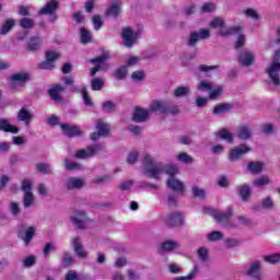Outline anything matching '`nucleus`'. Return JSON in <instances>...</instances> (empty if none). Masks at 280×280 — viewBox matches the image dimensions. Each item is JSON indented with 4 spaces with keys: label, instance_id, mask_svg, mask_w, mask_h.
<instances>
[{
    "label": "nucleus",
    "instance_id": "nucleus-1",
    "mask_svg": "<svg viewBox=\"0 0 280 280\" xmlns=\"http://www.w3.org/2000/svg\"><path fill=\"white\" fill-rule=\"evenodd\" d=\"M142 174L147 176V178H153L154 180H159V176L161 174H166L170 178L166 180V186L176 191L177 194H183L185 191V184L176 178V174H178V166L175 164H165L163 162H156L152 159V155L144 154L142 159Z\"/></svg>",
    "mask_w": 280,
    "mask_h": 280
},
{
    "label": "nucleus",
    "instance_id": "nucleus-2",
    "mask_svg": "<svg viewBox=\"0 0 280 280\" xmlns=\"http://www.w3.org/2000/svg\"><path fill=\"white\" fill-rule=\"evenodd\" d=\"M203 213L206 215H211L220 224L225 222L226 229H237V224L229 221V220H231V218H233V206H230L228 208L226 212H222L220 210H215L212 208H203Z\"/></svg>",
    "mask_w": 280,
    "mask_h": 280
},
{
    "label": "nucleus",
    "instance_id": "nucleus-3",
    "mask_svg": "<svg viewBox=\"0 0 280 280\" xmlns=\"http://www.w3.org/2000/svg\"><path fill=\"white\" fill-rule=\"evenodd\" d=\"M150 110H154V113H161V115H173V117L180 115V106L172 101H153L150 104Z\"/></svg>",
    "mask_w": 280,
    "mask_h": 280
},
{
    "label": "nucleus",
    "instance_id": "nucleus-4",
    "mask_svg": "<svg viewBox=\"0 0 280 280\" xmlns=\"http://www.w3.org/2000/svg\"><path fill=\"white\" fill-rule=\"evenodd\" d=\"M110 60V51L103 50V52L96 57L90 60L91 65H94V67L90 70V75L92 78H95L96 73L100 71L106 72L110 69V63L108 62Z\"/></svg>",
    "mask_w": 280,
    "mask_h": 280
},
{
    "label": "nucleus",
    "instance_id": "nucleus-5",
    "mask_svg": "<svg viewBox=\"0 0 280 280\" xmlns=\"http://www.w3.org/2000/svg\"><path fill=\"white\" fill-rule=\"evenodd\" d=\"M62 82L66 86H70L71 93H82L85 106H93V101H91V96L86 92V86L79 88L75 85V79L69 75L63 77Z\"/></svg>",
    "mask_w": 280,
    "mask_h": 280
},
{
    "label": "nucleus",
    "instance_id": "nucleus-6",
    "mask_svg": "<svg viewBox=\"0 0 280 280\" xmlns=\"http://www.w3.org/2000/svg\"><path fill=\"white\" fill-rule=\"evenodd\" d=\"M267 73L275 84V86H279L280 84V50L275 51V56L270 67L267 69Z\"/></svg>",
    "mask_w": 280,
    "mask_h": 280
},
{
    "label": "nucleus",
    "instance_id": "nucleus-7",
    "mask_svg": "<svg viewBox=\"0 0 280 280\" xmlns=\"http://www.w3.org/2000/svg\"><path fill=\"white\" fill-rule=\"evenodd\" d=\"M59 8L60 3H58L56 0H51L39 10V14L43 16H49L48 23H56V21L59 19L57 13Z\"/></svg>",
    "mask_w": 280,
    "mask_h": 280
},
{
    "label": "nucleus",
    "instance_id": "nucleus-8",
    "mask_svg": "<svg viewBox=\"0 0 280 280\" xmlns=\"http://www.w3.org/2000/svg\"><path fill=\"white\" fill-rule=\"evenodd\" d=\"M208 38H211L209 30L200 28L199 31H195L189 34L186 45L188 47H196L200 40H207Z\"/></svg>",
    "mask_w": 280,
    "mask_h": 280
},
{
    "label": "nucleus",
    "instance_id": "nucleus-9",
    "mask_svg": "<svg viewBox=\"0 0 280 280\" xmlns=\"http://www.w3.org/2000/svg\"><path fill=\"white\" fill-rule=\"evenodd\" d=\"M22 191H24V197H23V207L24 209H30L32 205H34V192H32L33 186H32V180L30 179H24L22 180V186H21Z\"/></svg>",
    "mask_w": 280,
    "mask_h": 280
},
{
    "label": "nucleus",
    "instance_id": "nucleus-10",
    "mask_svg": "<svg viewBox=\"0 0 280 280\" xmlns=\"http://www.w3.org/2000/svg\"><path fill=\"white\" fill-rule=\"evenodd\" d=\"M122 45L124 47H135L137 39L139 38V32L132 31L130 26L124 27L121 32Z\"/></svg>",
    "mask_w": 280,
    "mask_h": 280
},
{
    "label": "nucleus",
    "instance_id": "nucleus-11",
    "mask_svg": "<svg viewBox=\"0 0 280 280\" xmlns=\"http://www.w3.org/2000/svg\"><path fill=\"white\" fill-rule=\"evenodd\" d=\"M104 150V144H93L89 145L85 149H81L77 151L74 159L85 160L91 159L97 154V152H102Z\"/></svg>",
    "mask_w": 280,
    "mask_h": 280
},
{
    "label": "nucleus",
    "instance_id": "nucleus-12",
    "mask_svg": "<svg viewBox=\"0 0 280 280\" xmlns=\"http://www.w3.org/2000/svg\"><path fill=\"white\" fill-rule=\"evenodd\" d=\"M89 217H86V212L82 210H74L70 215V222L75 226V229L84 230L86 229V221Z\"/></svg>",
    "mask_w": 280,
    "mask_h": 280
},
{
    "label": "nucleus",
    "instance_id": "nucleus-13",
    "mask_svg": "<svg viewBox=\"0 0 280 280\" xmlns=\"http://www.w3.org/2000/svg\"><path fill=\"white\" fill-rule=\"evenodd\" d=\"M36 233V226L32 225L25 229V225H20L18 230V237L22 240L27 246L32 240H34V235Z\"/></svg>",
    "mask_w": 280,
    "mask_h": 280
},
{
    "label": "nucleus",
    "instance_id": "nucleus-14",
    "mask_svg": "<svg viewBox=\"0 0 280 280\" xmlns=\"http://www.w3.org/2000/svg\"><path fill=\"white\" fill-rule=\"evenodd\" d=\"M250 148L248 144H240L238 147H235L230 150L229 152V161L232 163H235V161H240L244 154H248L250 152Z\"/></svg>",
    "mask_w": 280,
    "mask_h": 280
},
{
    "label": "nucleus",
    "instance_id": "nucleus-15",
    "mask_svg": "<svg viewBox=\"0 0 280 280\" xmlns=\"http://www.w3.org/2000/svg\"><path fill=\"white\" fill-rule=\"evenodd\" d=\"M151 113H154V110H150V106L148 109L136 107L132 114V120L136 124H143L149 121Z\"/></svg>",
    "mask_w": 280,
    "mask_h": 280
},
{
    "label": "nucleus",
    "instance_id": "nucleus-16",
    "mask_svg": "<svg viewBox=\"0 0 280 280\" xmlns=\"http://www.w3.org/2000/svg\"><path fill=\"white\" fill-rule=\"evenodd\" d=\"M164 222L167 226H183V224H185V219L183 218V213L173 212L164 218Z\"/></svg>",
    "mask_w": 280,
    "mask_h": 280
},
{
    "label": "nucleus",
    "instance_id": "nucleus-17",
    "mask_svg": "<svg viewBox=\"0 0 280 280\" xmlns=\"http://www.w3.org/2000/svg\"><path fill=\"white\" fill-rule=\"evenodd\" d=\"M261 260H254L249 264L246 275L247 277H252L253 280H261Z\"/></svg>",
    "mask_w": 280,
    "mask_h": 280
},
{
    "label": "nucleus",
    "instance_id": "nucleus-18",
    "mask_svg": "<svg viewBox=\"0 0 280 280\" xmlns=\"http://www.w3.org/2000/svg\"><path fill=\"white\" fill-rule=\"evenodd\" d=\"M65 91H67V86L55 84L48 90V95L52 102L60 104V102H62V96H60V93H65Z\"/></svg>",
    "mask_w": 280,
    "mask_h": 280
},
{
    "label": "nucleus",
    "instance_id": "nucleus-19",
    "mask_svg": "<svg viewBox=\"0 0 280 280\" xmlns=\"http://www.w3.org/2000/svg\"><path fill=\"white\" fill-rule=\"evenodd\" d=\"M71 244L79 259H86L89 257V252L84 250V245H82V238L74 237L72 238Z\"/></svg>",
    "mask_w": 280,
    "mask_h": 280
},
{
    "label": "nucleus",
    "instance_id": "nucleus-20",
    "mask_svg": "<svg viewBox=\"0 0 280 280\" xmlns=\"http://www.w3.org/2000/svg\"><path fill=\"white\" fill-rule=\"evenodd\" d=\"M180 248V243L174 240H167L161 243L158 248L159 253H174V250H178Z\"/></svg>",
    "mask_w": 280,
    "mask_h": 280
},
{
    "label": "nucleus",
    "instance_id": "nucleus-21",
    "mask_svg": "<svg viewBox=\"0 0 280 280\" xmlns=\"http://www.w3.org/2000/svg\"><path fill=\"white\" fill-rule=\"evenodd\" d=\"M60 128L63 131L65 137H69V139H73V137H82V130L77 126L61 124Z\"/></svg>",
    "mask_w": 280,
    "mask_h": 280
},
{
    "label": "nucleus",
    "instance_id": "nucleus-22",
    "mask_svg": "<svg viewBox=\"0 0 280 280\" xmlns=\"http://www.w3.org/2000/svg\"><path fill=\"white\" fill-rule=\"evenodd\" d=\"M84 185H85L84 179H82L80 177H70L66 182V188L68 189V191L82 189V187H84Z\"/></svg>",
    "mask_w": 280,
    "mask_h": 280
},
{
    "label": "nucleus",
    "instance_id": "nucleus-23",
    "mask_svg": "<svg viewBox=\"0 0 280 280\" xmlns=\"http://www.w3.org/2000/svg\"><path fill=\"white\" fill-rule=\"evenodd\" d=\"M237 194L243 202H248L253 196V188H250L247 184H242L237 186Z\"/></svg>",
    "mask_w": 280,
    "mask_h": 280
},
{
    "label": "nucleus",
    "instance_id": "nucleus-24",
    "mask_svg": "<svg viewBox=\"0 0 280 280\" xmlns=\"http://www.w3.org/2000/svg\"><path fill=\"white\" fill-rule=\"evenodd\" d=\"M255 60V54L250 50H243L238 56V62L243 65V67H250Z\"/></svg>",
    "mask_w": 280,
    "mask_h": 280
},
{
    "label": "nucleus",
    "instance_id": "nucleus-25",
    "mask_svg": "<svg viewBox=\"0 0 280 280\" xmlns=\"http://www.w3.org/2000/svg\"><path fill=\"white\" fill-rule=\"evenodd\" d=\"M232 108L235 106L231 103H219L213 107L212 114L215 116L224 115V113H231Z\"/></svg>",
    "mask_w": 280,
    "mask_h": 280
},
{
    "label": "nucleus",
    "instance_id": "nucleus-26",
    "mask_svg": "<svg viewBox=\"0 0 280 280\" xmlns=\"http://www.w3.org/2000/svg\"><path fill=\"white\" fill-rule=\"evenodd\" d=\"M119 14H121V4L117 1L112 3L105 12V16H110L112 19H117Z\"/></svg>",
    "mask_w": 280,
    "mask_h": 280
},
{
    "label": "nucleus",
    "instance_id": "nucleus-27",
    "mask_svg": "<svg viewBox=\"0 0 280 280\" xmlns=\"http://www.w3.org/2000/svg\"><path fill=\"white\" fill-rule=\"evenodd\" d=\"M0 130L2 132H11V135H19V128L10 124L5 118L0 119Z\"/></svg>",
    "mask_w": 280,
    "mask_h": 280
},
{
    "label": "nucleus",
    "instance_id": "nucleus-28",
    "mask_svg": "<svg viewBox=\"0 0 280 280\" xmlns=\"http://www.w3.org/2000/svg\"><path fill=\"white\" fill-rule=\"evenodd\" d=\"M236 135L242 141H248V139L253 137V129L246 125H243L238 127Z\"/></svg>",
    "mask_w": 280,
    "mask_h": 280
},
{
    "label": "nucleus",
    "instance_id": "nucleus-29",
    "mask_svg": "<svg viewBox=\"0 0 280 280\" xmlns=\"http://www.w3.org/2000/svg\"><path fill=\"white\" fill-rule=\"evenodd\" d=\"M60 261H61L62 268H71V266H73V264H75V258H73V254L65 250L61 254Z\"/></svg>",
    "mask_w": 280,
    "mask_h": 280
},
{
    "label": "nucleus",
    "instance_id": "nucleus-30",
    "mask_svg": "<svg viewBox=\"0 0 280 280\" xmlns=\"http://www.w3.org/2000/svg\"><path fill=\"white\" fill-rule=\"evenodd\" d=\"M215 135L218 139H221L226 143H233V141L235 140V137L233 136V133H231V131H229V129L226 128L220 129L219 131L215 132Z\"/></svg>",
    "mask_w": 280,
    "mask_h": 280
},
{
    "label": "nucleus",
    "instance_id": "nucleus-31",
    "mask_svg": "<svg viewBox=\"0 0 280 280\" xmlns=\"http://www.w3.org/2000/svg\"><path fill=\"white\" fill-rule=\"evenodd\" d=\"M244 28L242 26H232V27H222L219 31V36H224V37H229V36H233L235 34H242V31Z\"/></svg>",
    "mask_w": 280,
    "mask_h": 280
},
{
    "label": "nucleus",
    "instance_id": "nucleus-32",
    "mask_svg": "<svg viewBox=\"0 0 280 280\" xmlns=\"http://www.w3.org/2000/svg\"><path fill=\"white\" fill-rule=\"evenodd\" d=\"M253 209L254 211H261V209L270 211V209H275V201H272V198L266 197L260 205L254 206Z\"/></svg>",
    "mask_w": 280,
    "mask_h": 280
},
{
    "label": "nucleus",
    "instance_id": "nucleus-33",
    "mask_svg": "<svg viewBox=\"0 0 280 280\" xmlns=\"http://www.w3.org/2000/svg\"><path fill=\"white\" fill-rule=\"evenodd\" d=\"M34 118V115L32 113L27 112V109L22 108L18 113V121H24L26 126H30V122Z\"/></svg>",
    "mask_w": 280,
    "mask_h": 280
},
{
    "label": "nucleus",
    "instance_id": "nucleus-34",
    "mask_svg": "<svg viewBox=\"0 0 280 280\" xmlns=\"http://www.w3.org/2000/svg\"><path fill=\"white\" fill-rule=\"evenodd\" d=\"M96 130L102 137H108L110 132V128H108V125L103 119L96 120Z\"/></svg>",
    "mask_w": 280,
    "mask_h": 280
},
{
    "label": "nucleus",
    "instance_id": "nucleus-35",
    "mask_svg": "<svg viewBox=\"0 0 280 280\" xmlns=\"http://www.w3.org/2000/svg\"><path fill=\"white\" fill-rule=\"evenodd\" d=\"M63 165L68 172H80V170H82V164L70 162L68 158L65 159Z\"/></svg>",
    "mask_w": 280,
    "mask_h": 280
},
{
    "label": "nucleus",
    "instance_id": "nucleus-36",
    "mask_svg": "<svg viewBox=\"0 0 280 280\" xmlns=\"http://www.w3.org/2000/svg\"><path fill=\"white\" fill-rule=\"evenodd\" d=\"M80 36L82 45H89V43H92L93 40V35H91V32H89L86 27H81Z\"/></svg>",
    "mask_w": 280,
    "mask_h": 280
},
{
    "label": "nucleus",
    "instance_id": "nucleus-37",
    "mask_svg": "<svg viewBox=\"0 0 280 280\" xmlns=\"http://www.w3.org/2000/svg\"><path fill=\"white\" fill-rule=\"evenodd\" d=\"M16 25V21L13 19H7L5 22L2 24V28L0 31V34L5 36V34H9V32H12V28Z\"/></svg>",
    "mask_w": 280,
    "mask_h": 280
},
{
    "label": "nucleus",
    "instance_id": "nucleus-38",
    "mask_svg": "<svg viewBox=\"0 0 280 280\" xmlns=\"http://www.w3.org/2000/svg\"><path fill=\"white\" fill-rule=\"evenodd\" d=\"M12 82H21L25 84V82H30V73L27 72H18L11 77Z\"/></svg>",
    "mask_w": 280,
    "mask_h": 280
},
{
    "label": "nucleus",
    "instance_id": "nucleus-39",
    "mask_svg": "<svg viewBox=\"0 0 280 280\" xmlns=\"http://www.w3.org/2000/svg\"><path fill=\"white\" fill-rule=\"evenodd\" d=\"M42 40L40 37H31L27 49L28 51H38L40 49Z\"/></svg>",
    "mask_w": 280,
    "mask_h": 280
},
{
    "label": "nucleus",
    "instance_id": "nucleus-40",
    "mask_svg": "<svg viewBox=\"0 0 280 280\" xmlns=\"http://www.w3.org/2000/svg\"><path fill=\"white\" fill-rule=\"evenodd\" d=\"M19 25L22 30H34L36 22L31 18H23L20 20Z\"/></svg>",
    "mask_w": 280,
    "mask_h": 280
},
{
    "label": "nucleus",
    "instance_id": "nucleus-41",
    "mask_svg": "<svg viewBox=\"0 0 280 280\" xmlns=\"http://www.w3.org/2000/svg\"><path fill=\"white\" fill-rule=\"evenodd\" d=\"M191 89L187 85H182L175 89L174 97H187Z\"/></svg>",
    "mask_w": 280,
    "mask_h": 280
},
{
    "label": "nucleus",
    "instance_id": "nucleus-42",
    "mask_svg": "<svg viewBox=\"0 0 280 280\" xmlns=\"http://www.w3.org/2000/svg\"><path fill=\"white\" fill-rule=\"evenodd\" d=\"M248 170L252 174H261L264 164H261V162H249Z\"/></svg>",
    "mask_w": 280,
    "mask_h": 280
},
{
    "label": "nucleus",
    "instance_id": "nucleus-43",
    "mask_svg": "<svg viewBox=\"0 0 280 280\" xmlns=\"http://www.w3.org/2000/svg\"><path fill=\"white\" fill-rule=\"evenodd\" d=\"M197 255L201 264H207V261H209V249L207 247H200L197 250Z\"/></svg>",
    "mask_w": 280,
    "mask_h": 280
},
{
    "label": "nucleus",
    "instance_id": "nucleus-44",
    "mask_svg": "<svg viewBox=\"0 0 280 280\" xmlns=\"http://www.w3.org/2000/svg\"><path fill=\"white\" fill-rule=\"evenodd\" d=\"M266 185H270V177L264 175L259 178L254 179L253 186L254 187H266Z\"/></svg>",
    "mask_w": 280,
    "mask_h": 280
},
{
    "label": "nucleus",
    "instance_id": "nucleus-45",
    "mask_svg": "<svg viewBox=\"0 0 280 280\" xmlns=\"http://www.w3.org/2000/svg\"><path fill=\"white\" fill-rule=\"evenodd\" d=\"M104 79L102 78H94L92 81H91V89L92 91H102V89L104 88Z\"/></svg>",
    "mask_w": 280,
    "mask_h": 280
},
{
    "label": "nucleus",
    "instance_id": "nucleus-46",
    "mask_svg": "<svg viewBox=\"0 0 280 280\" xmlns=\"http://www.w3.org/2000/svg\"><path fill=\"white\" fill-rule=\"evenodd\" d=\"M126 75H128V66H121L114 73L116 80H124L126 79Z\"/></svg>",
    "mask_w": 280,
    "mask_h": 280
},
{
    "label": "nucleus",
    "instance_id": "nucleus-47",
    "mask_svg": "<svg viewBox=\"0 0 280 280\" xmlns=\"http://www.w3.org/2000/svg\"><path fill=\"white\" fill-rule=\"evenodd\" d=\"M35 170L39 172V174H51V165L47 163H37Z\"/></svg>",
    "mask_w": 280,
    "mask_h": 280
},
{
    "label": "nucleus",
    "instance_id": "nucleus-48",
    "mask_svg": "<svg viewBox=\"0 0 280 280\" xmlns=\"http://www.w3.org/2000/svg\"><path fill=\"white\" fill-rule=\"evenodd\" d=\"M224 238V234L220 231H213L207 235L208 242H220V240Z\"/></svg>",
    "mask_w": 280,
    "mask_h": 280
},
{
    "label": "nucleus",
    "instance_id": "nucleus-49",
    "mask_svg": "<svg viewBox=\"0 0 280 280\" xmlns=\"http://www.w3.org/2000/svg\"><path fill=\"white\" fill-rule=\"evenodd\" d=\"M244 14L248 19H253V21H261V15L255 9H246Z\"/></svg>",
    "mask_w": 280,
    "mask_h": 280
},
{
    "label": "nucleus",
    "instance_id": "nucleus-50",
    "mask_svg": "<svg viewBox=\"0 0 280 280\" xmlns=\"http://www.w3.org/2000/svg\"><path fill=\"white\" fill-rule=\"evenodd\" d=\"M177 161H179L180 163H185L186 165H191V163H194V159L191 158V155L185 152L178 154Z\"/></svg>",
    "mask_w": 280,
    "mask_h": 280
},
{
    "label": "nucleus",
    "instance_id": "nucleus-51",
    "mask_svg": "<svg viewBox=\"0 0 280 280\" xmlns=\"http://www.w3.org/2000/svg\"><path fill=\"white\" fill-rule=\"evenodd\" d=\"M264 261H266V264H279L280 261V254H270L267 256H264Z\"/></svg>",
    "mask_w": 280,
    "mask_h": 280
},
{
    "label": "nucleus",
    "instance_id": "nucleus-52",
    "mask_svg": "<svg viewBox=\"0 0 280 280\" xmlns=\"http://www.w3.org/2000/svg\"><path fill=\"white\" fill-rule=\"evenodd\" d=\"M242 244V241L233 237L225 238V248H237Z\"/></svg>",
    "mask_w": 280,
    "mask_h": 280
},
{
    "label": "nucleus",
    "instance_id": "nucleus-53",
    "mask_svg": "<svg viewBox=\"0 0 280 280\" xmlns=\"http://www.w3.org/2000/svg\"><path fill=\"white\" fill-rule=\"evenodd\" d=\"M166 205L173 209H176V207H178V198L176 197V195L172 192L168 194Z\"/></svg>",
    "mask_w": 280,
    "mask_h": 280
},
{
    "label": "nucleus",
    "instance_id": "nucleus-54",
    "mask_svg": "<svg viewBox=\"0 0 280 280\" xmlns=\"http://www.w3.org/2000/svg\"><path fill=\"white\" fill-rule=\"evenodd\" d=\"M51 250H57L56 243L54 242L46 243V245L43 248L44 257H49V254L51 253Z\"/></svg>",
    "mask_w": 280,
    "mask_h": 280
},
{
    "label": "nucleus",
    "instance_id": "nucleus-55",
    "mask_svg": "<svg viewBox=\"0 0 280 280\" xmlns=\"http://www.w3.org/2000/svg\"><path fill=\"white\" fill-rule=\"evenodd\" d=\"M117 108V104H115L113 101H107L103 103V110L105 113H115Z\"/></svg>",
    "mask_w": 280,
    "mask_h": 280
},
{
    "label": "nucleus",
    "instance_id": "nucleus-56",
    "mask_svg": "<svg viewBox=\"0 0 280 280\" xmlns=\"http://www.w3.org/2000/svg\"><path fill=\"white\" fill-rule=\"evenodd\" d=\"M132 185H135V179H128L120 183L118 189H120V191H129V189L132 188Z\"/></svg>",
    "mask_w": 280,
    "mask_h": 280
},
{
    "label": "nucleus",
    "instance_id": "nucleus-57",
    "mask_svg": "<svg viewBox=\"0 0 280 280\" xmlns=\"http://www.w3.org/2000/svg\"><path fill=\"white\" fill-rule=\"evenodd\" d=\"M139 159V151L133 150L127 156V163L129 165H135Z\"/></svg>",
    "mask_w": 280,
    "mask_h": 280
},
{
    "label": "nucleus",
    "instance_id": "nucleus-58",
    "mask_svg": "<svg viewBox=\"0 0 280 280\" xmlns=\"http://www.w3.org/2000/svg\"><path fill=\"white\" fill-rule=\"evenodd\" d=\"M198 275V266H195L192 270L187 276L177 277L176 280H191L196 279Z\"/></svg>",
    "mask_w": 280,
    "mask_h": 280
},
{
    "label": "nucleus",
    "instance_id": "nucleus-59",
    "mask_svg": "<svg viewBox=\"0 0 280 280\" xmlns=\"http://www.w3.org/2000/svg\"><path fill=\"white\" fill-rule=\"evenodd\" d=\"M92 23L94 25V30L98 31L104 27V21H102V15H94L92 18Z\"/></svg>",
    "mask_w": 280,
    "mask_h": 280
},
{
    "label": "nucleus",
    "instance_id": "nucleus-60",
    "mask_svg": "<svg viewBox=\"0 0 280 280\" xmlns=\"http://www.w3.org/2000/svg\"><path fill=\"white\" fill-rule=\"evenodd\" d=\"M215 11V3L213 2H206L202 7H201V12L203 14H207L209 12H214Z\"/></svg>",
    "mask_w": 280,
    "mask_h": 280
},
{
    "label": "nucleus",
    "instance_id": "nucleus-61",
    "mask_svg": "<svg viewBox=\"0 0 280 280\" xmlns=\"http://www.w3.org/2000/svg\"><path fill=\"white\" fill-rule=\"evenodd\" d=\"M238 224H242V226H253V219H248L245 215H238L237 217Z\"/></svg>",
    "mask_w": 280,
    "mask_h": 280
},
{
    "label": "nucleus",
    "instance_id": "nucleus-62",
    "mask_svg": "<svg viewBox=\"0 0 280 280\" xmlns=\"http://www.w3.org/2000/svg\"><path fill=\"white\" fill-rule=\"evenodd\" d=\"M56 65H54L49 59H46L45 61L38 65V69H45L48 71H51V69H54Z\"/></svg>",
    "mask_w": 280,
    "mask_h": 280
},
{
    "label": "nucleus",
    "instance_id": "nucleus-63",
    "mask_svg": "<svg viewBox=\"0 0 280 280\" xmlns=\"http://www.w3.org/2000/svg\"><path fill=\"white\" fill-rule=\"evenodd\" d=\"M198 91H211L213 89V86H211V83H209V81H201L198 85H197Z\"/></svg>",
    "mask_w": 280,
    "mask_h": 280
},
{
    "label": "nucleus",
    "instance_id": "nucleus-64",
    "mask_svg": "<svg viewBox=\"0 0 280 280\" xmlns=\"http://www.w3.org/2000/svg\"><path fill=\"white\" fill-rule=\"evenodd\" d=\"M45 121L48 126H58V124H60V118H58L56 115H51L50 117L46 118Z\"/></svg>",
    "mask_w": 280,
    "mask_h": 280
}]
</instances>
